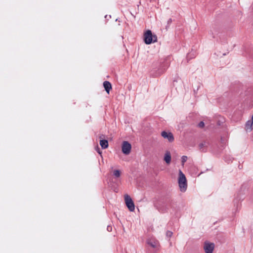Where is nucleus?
<instances>
[{
    "mask_svg": "<svg viewBox=\"0 0 253 253\" xmlns=\"http://www.w3.org/2000/svg\"><path fill=\"white\" fill-rule=\"evenodd\" d=\"M155 207L160 212L165 213L168 212L169 209L174 211L176 202L171 198L168 197L164 201L156 204Z\"/></svg>",
    "mask_w": 253,
    "mask_h": 253,
    "instance_id": "obj_1",
    "label": "nucleus"
},
{
    "mask_svg": "<svg viewBox=\"0 0 253 253\" xmlns=\"http://www.w3.org/2000/svg\"><path fill=\"white\" fill-rule=\"evenodd\" d=\"M170 62V56H167L165 58L160 59L157 63L158 65L157 67V70H156V75H160L164 73L169 67Z\"/></svg>",
    "mask_w": 253,
    "mask_h": 253,
    "instance_id": "obj_2",
    "label": "nucleus"
},
{
    "mask_svg": "<svg viewBox=\"0 0 253 253\" xmlns=\"http://www.w3.org/2000/svg\"><path fill=\"white\" fill-rule=\"evenodd\" d=\"M178 182L180 191L182 192H185L187 188V180L185 175L181 170H179Z\"/></svg>",
    "mask_w": 253,
    "mask_h": 253,
    "instance_id": "obj_3",
    "label": "nucleus"
},
{
    "mask_svg": "<svg viewBox=\"0 0 253 253\" xmlns=\"http://www.w3.org/2000/svg\"><path fill=\"white\" fill-rule=\"evenodd\" d=\"M157 37L155 35H153L152 31L148 30L144 34V42L147 44H150L157 41Z\"/></svg>",
    "mask_w": 253,
    "mask_h": 253,
    "instance_id": "obj_4",
    "label": "nucleus"
},
{
    "mask_svg": "<svg viewBox=\"0 0 253 253\" xmlns=\"http://www.w3.org/2000/svg\"><path fill=\"white\" fill-rule=\"evenodd\" d=\"M125 202L127 207L130 211H134L135 206L134 203L129 196L126 195L125 197Z\"/></svg>",
    "mask_w": 253,
    "mask_h": 253,
    "instance_id": "obj_5",
    "label": "nucleus"
},
{
    "mask_svg": "<svg viewBox=\"0 0 253 253\" xmlns=\"http://www.w3.org/2000/svg\"><path fill=\"white\" fill-rule=\"evenodd\" d=\"M131 145L127 141H125L123 142L122 146V152L125 155H128L131 151Z\"/></svg>",
    "mask_w": 253,
    "mask_h": 253,
    "instance_id": "obj_6",
    "label": "nucleus"
},
{
    "mask_svg": "<svg viewBox=\"0 0 253 253\" xmlns=\"http://www.w3.org/2000/svg\"><path fill=\"white\" fill-rule=\"evenodd\" d=\"M214 248V244L212 243L205 242L204 245V249L206 253H212Z\"/></svg>",
    "mask_w": 253,
    "mask_h": 253,
    "instance_id": "obj_7",
    "label": "nucleus"
},
{
    "mask_svg": "<svg viewBox=\"0 0 253 253\" xmlns=\"http://www.w3.org/2000/svg\"><path fill=\"white\" fill-rule=\"evenodd\" d=\"M161 135L165 139H167L169 142H172L174 141V137L172 133L170 132L163 131Z\"/></svg>",
    "mask_w": 253,
    "mask_h": 253,
    "instance_id": "obj_8",
    "label": "nucleus"
},
{
    "mask_svg": "<svg viewBox=\"0 0 253 253\" xmlns=\"http://www.w3.org/2000/svg\"><path fill=\"white\" fill-rule=\"evenodd\" d=\"M103 86L106 91L109 93L110 90L112 89L111 84L108 81H105L103 83Z\"/></svg>",
    "mask_w": 253,
    "mask_h": 253,
    "instance_id": "obj_9",
    "label": "nucleus"
},
{
    "mask_svg": "<svg viewBox=\"0 0 253 253\" xmlns=\"http://www.w3.org/2000/svg\"><path fill=\"white\" fill-rule=\"evenodd\" d=\"M208 145L209 143L207 141H204L200 143L199 145L200 150L202 152L206 151V148L208 147Z\"/></svg>",
    "mask_w": 253,
    "mask_h": 253,
    "instance_id": "obj_10",
    "label": "nucleus"
},
{
    "mask_svg": "<svg viewBox=\"0 0 253 253\" xmlns=\"http://www.w3.org/2000/svg\"><path fill=\"white\" fill-rule=\"evenodd\" d=\"M171 160L170 153L169 151H167L165 154L164 161L167 164L170 163Z\"/></svg>",
    "mask_w": 253,
    "mask_h": 253,
    "instance_id": "obj_11",
    "label": "nucleus"
},
{
    "mask_svg": "<svg viewBox=\"0 0 253 253\" xmlns=\"http://www.w3.org/2000/svg\"><path fill=\"white\" fill-rule=\"evenodd\" d=\"M100 145L102 149H106L108 147V140L106 139H102L100 141Z\"/></svg>",
    "mask_w": 253,
    "mask_h": 253,
    "instance_id": "obj_12",
    "label": "nucleus"
},
{
    "mask_svg": "<svg viewBox=\"0 0 253 253\" xmlns=\"http://www.w3.org/2000/svg\"><path fill=\"white\" fill-rule=\"evenodd\" d=\"M253 122H251V120L248 121L246 123V130L251 131L253 129L252 126H253Z\"/></svg>",
    "mask_w": 253,
    "mask_h": 253,
    "instance_id": "obj_13",
    "label": "nucleus"
},
{
    "mask_svg": "<svg viewBox=\"0 0 253 253\" xmlns=\"http://www.w3.org/2000/svg\"><path fill=\"white\" fill-rule=\"evenodd\" d=\"M196 55V52L195 50H192V51L188 53L187 55V58L189 59H192L195 57Z\"/></svg>",
    "mask_w": 253,
    "mask_h": 253,
    "instance_id": "obj_14",
    "label": "nucleus"
},
{
    "mask_svg": "<svg viewBox=\"0 0 253 253\" xmlns=\"http://www.w3.org/2000/svg\"><path fill=\"white\" fill-rule=\"evenodd\" d=\"M113 175L114 176L116 177H119L121 175V171L120 170L118 169H115L113 171Z\"/></svg>",
    "mask_w": 253,
    "mask_h": 253,
    "instance_id": "obj_15",
    "label": "nucleus"
},
{
    "mask_svg": "<svg viewBox=\"0 0 253 253\" xmlns=\"http://www.w3.org/2000/svg\"><path fill=\"white\" fill-rule=\"evenodd\" d=\"M148 244L153 248H156L157 246V244L155 242H148Z\"/></svg>",
    "mask_w": 253,
    "mask_h": 253,
    "instance_id": "obj_16",
    "label": "nucleus"
},
{
    "mask_svg": "<svg viewBox=\"0 0 253 253\" xmlns=\"http://www.w3.org/2000/svg\"><path fill=\"white\" fill-rule=\"evenodd\" d=\"M187 160V157L186 156H183L181 157V163L182 165H184V163L186 162Z\"/></svg>",
    "mask_w": 253,
    "mask_h": 253,
    "instance_id": "obj_17",
    "label": "nucleus"
},
{
    "mask_svg": "<svg viewBox=\"0 0 253 253\" xmlns=\"http://www.w3.org/2000/svg\"><path fill=\"white\" fill-rule=\"evenodd\" d=\"M172 234L173 233L171 231H168L166 233V236L167 237L170 238L172 236Z\"/></svg>",
    "mask_w": 253,
    "mask_h": 253,
    "instance_id": "obj_18",
    "label": "nucleus"
},
{
    "mask_svg": "<svg viewBox=\"0 0 253 253\" xmlns=\"http://www.w3.org/2000/svg\"><path fill=\"white\" fill-rule=\"evenodd\" d=\"M205 126V123L203 121H201L198 125V127H200V128H202L204 126Z\"/></svg>",
    "mask_w": 253,
    "mask_h": 253,
    "instance_id": "obj_19",
    "label": "nucleus"
},
{
    "mask_svg": "<svg viewBox=\"0 0 253 253\" xmlns=\"http://www.w3.org/2000/svg\"><path fill=\"white\" fill-rule=\"evenodd\" d=\"M172 19H171V18H169V19L168 20V24H168V26H167V27L168 26H169V25L172 23Z\"/></svg>",
    "mask_w": 253,
    "mask_h": 253,
    "instance_id": "obj_20",
    "label": "nucleus"
},
{
    "mask_svg": "<svg viewBox=\"0 0 253 253\" xmlns=\"http://www.w3.org/2000/svg\"><path fill=\"white\" fill-rule=\"evenodd\" d=\"M246 189V186L244 185H242L241 187V191H240V193L239 194H240L241 193L244 191V190Z\"/></svg>",
    "mask_w": 253,
    "mask_h": 253,
    "instance_id": "obj_21",
    "label": "nucleus"
},
{
    "mask_svg": "<svg viewBox=\"0 0 253 253\" xmlns=\"http://www.w3.org/2000/svg\"><path fill=\"white\" fill-rule=\"evenodd\" d=\"M112 226H109V225L107 226V230L108 231L111 232L112 231Z\"/></svg>",
    "mask_w": 253,
    "mask_h": 253,
    "instance_id": "obj_22",
    "label": "nucleus"
},
{
    "mask_svg": "<svg viewBox=\"0 0 253 253\" xmlns=\"http://www.w3.org/2000/svg\"><path fill=\"white\" fill-rule=\"evenodd\" d=\"M225 161L227 162L228 163H229L230 162H232V159H230L229 160H227L225 159Z\"/></svg>",
    "mask_w": 253,
    "mask_h": 253,
    "instance_id": "obj_23",
    "label": "nucleus"
},
{
    "mask_svg": "<svg viewBox=\"0 0 253 253\" xmlns=\"http://www.w3.org/2000/svg\"><path fill=\"white\" fill-rule=\"evenodd\" d=\"M251 122H253V116L252 117V120H251Z\"/></svg>",
    "mask_w": 253,
    "mask_h": 253,
    "instance_id": "obj_24",
    "label": "nucleus"
},
{
    "mask_svg": "<svg viewBox=\"0 0 253 253\" xmlns=\"http://www.w3.org/2000/svg\"><path fill=\"white\" fill-rule=\"evenodd\" d=\"M252 198H253V193L252 194Z\"/></svg>",
    "mask_w": 253,
    "mask_h": 253,
    "instance_id": "obj_25",
    "label": "nucleus"
},
{
    "mask_svg": "<svg viewBox=\"0 0 253 253\" xmlns=\"http://www.w3.org/2000/svg\"><path fill=\"white\" fill-rule=\"evenodd\" d=\"M194 93L196 94V90L195 89L194 90Z\"/></svg>",
    "mask_w": 253,
    "mask_h": 253,
    "instance_id": "obj_26",
    "label": "nucleus"
},
{
    "mask_svg": "<svg viewBox=\"0 0 253 253\" xmlns=\"http://www.w3.org/2000/svg\"><path fill=\"white\" fill-rule=\"evenodd\" d=\"M212 38H215V37H214V36H212Z\"/></svg>",
    "mask_w": 253,
    "mask_h": 253,
    "instance_id": "obj_27",
    "label": "nucleus"
}]
</instances>
